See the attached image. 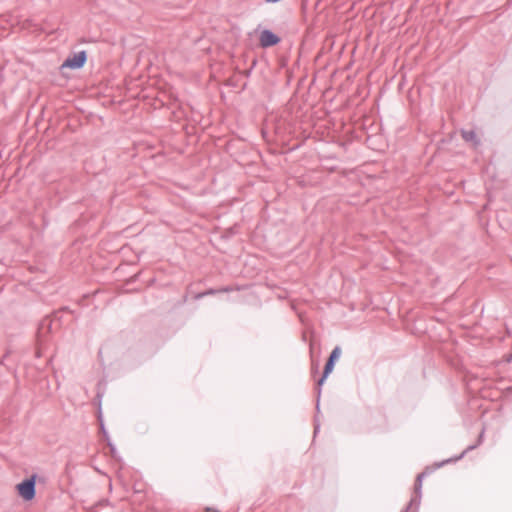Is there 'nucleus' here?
Returning <instances> with one entry per match:
<instances>
[{
	"mask_svg": "<svg viewBox=\"0 0 512 512\" xmlns=\"http://www.w3.org/2000/svg\"><path fill=\"white\" fill-rule=\"evenodd\" d=\"M18 494L26 501H30L35 496V478L31 477L16 485Z\"/></svg>",
	"mask_w": 512,
	"mask_h": 512,
	"instance_id": "f257e3e1",
	"label": "nucleus"
},
{
	"mask_svg": "<svg viewBox=\"0 0 512 512\" xmlns=\"http://www.w3.org/2000/svg\"><path fill=\"white\" fill-rule=\"evenodd\" d=\"M341 355V349L339 347H335L330 354V357L325 365L324 373L322 378L319 380L318 384L322 385L326 379V377L333 371L335 362L339 359Z\"/></svg>",
	"mask_w": 512,
	"mask_h": 512,
	"instance_id": "f03ea898",
	"label": "nucleus"
},
{
	"mask_svg": "<svg viewBox=\"0 0 512 512\" xmlns=\"http://www.w3.org/2000/svg\"><path fill=\"white\" fill-rule=\"evenodd\" d=\"M86 62V54L85 52H79L77 54H74L72 57H69L65 60V62L62 64L63 68H70V69H78L81 68Z\"/></svg>",
	"mask_w": 512,
	"mask_h": 512,
	"instance_id": "7ed1b4c3",
	"label": "nucleus"
},
{
	"mask_svg": "<svg viewBox=\"0 0 512 512\" xmlns=\"http://www.w3.org/2000/svg\"><path fill=\"white\" fill-rule=\"evenodd\" d=\"M259 40L262 47L274 46L280 41L279 37L269 30H263Z\"/></svg>",
	"mask_w": 512,
	"mask_h": 512,
	"instance_id": "20e7f679",
	"label": "nucleus"
},
{
	"mask_svg": "<svg viewBox=\"0 0 512 512\" xmlns=\"http://www.w3.org/2000/svg\"><path fill=\"white\" fill-rule=\"evenodd\" d=\"M462 136L467 141H472L475 139L476 135L473 131H465L462 133Z\"/></svg>",
	"mask_w": 512,
	"mask_h": 512,
	"instance_id": "39448f33",
	"label": "nucleus"
},
{
	"mask_svg": "<svg viewBox=\"0 0 512 512\" xmlns=\"http://www.w3.org/2000/svg\"><path fill=\"white\" fill-rule=\"evenodd\" d=\"M232 290H233L232 288H225V289H223L224 292H230Z\"/></svg>",
	"mask_w": 512,
	"mask_h": 512,
	"instance_id": "423d86ee",
	"label": "nucleus"
}]
</instances>
